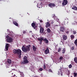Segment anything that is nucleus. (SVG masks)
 <instances>
[{
	"label": "nucleus",
	"instance_id": "nucleus-1",
	"mask_svg": "<svg viewBox=\"0 0 77 77\" xmlns=\"http://www.w3.org/2000/svg\"><path fill=\"white\" fill-rule=\"evenodd\" d=\"M31 47V45H28L26 46V47L24 46H23L22 48L23 51L25 53H27V52H29L30 50V47Z\"/></svg>",
	"mask_w": 77,
	"mask_h": 77
},
{
	"label": "nucleus",
	"instance_id": "nucleus-2",
	"mask_svg": "<svg viewBox=\"0 0 77 77\" xmlns=\"http://www.w3.org/2000/svg\"><path fill=\"white\" fill-rule=\"evenodd\" d=\"M13 53L14 54H18V55H21V51L20 49L16 50L14 49L13 51Z\"/></svg>",
	"mask_w": 77,
	"mask_h": 77
},
{
	"label": "nucleus",
	"instance_id": "nucleus-3",
	"mask_svg": "<svg viewBox=\"0 0 77 77\" xmlns=\"http://www.w3.org/2000/svg\"><path fill=\"white\" fill-rule=\"evenodd\" d=\"M29 61L27 60V57L26 56H24L23 58V62H21L22 64H25V63H28Z\"/></svg>",
	"mask_w": 77,
	"mask_h": 77
},
{
	"label": "nucleus",
	"instance_id": "nucleus-4",
	"mask_svg": "<svg viewBox=\"0 0 77 77\" xmlns=\"http://www.w3.org/2000/svg\"><path fill=\"white\" fill-rule=\"evenodd\" d=\"M7 38V41L8 42H9V43H11L13 41L12 39V38L11 37H10L9 35L6 36Z\"/></svg>",
	"mask_w": 77,
	"mask_h": 77
},
{
	"label": "nucleus",
	"instance_id": "nucleus-5",
	"mask_svg": "<svg viewBox=\"0 0 77 77\" xmlns=\"http://www.w3.org/2000/svg\"><path fill=\"white\" fill-rule=\"evenodd\" d=\"M48 6L51 8H53V7L56 6V5L54 3H50L48 4Z\"/></svg>",
	"mask_w": 77,
	"mask_h": 77
},
{
	"label": "nucleus",
	"instance_id": "nucleus-6",
	"mask_svg": "<svg viewBox=\"0 0 77 77\" xmlns=\"http://www.w3.org/2000/svg\"><path fill=\"white\" fill-rule=\"evenodd\" d=\"M38 40L39 41V44L40 45L42 44V41H44V38H38Z\"/></svg>",
	"mask_w": 77,
	"mask_h": 77
},
{
	"label": "nucleus",
	"instance_id": "nucleus-7",
	"mask_svg": "<svg viewBox=\"0 0 77 77\" xmlns=\"http://www.w3.org/2000/svg\"><path fill=\"white\" fill-rule=\"evenodd\" d=\"M68 1L67 0H64L63 1V2L62 3V5H66L68 4Z\"/></svg>",
	"mask_w": 77,
	"mask_h": 77
},
{
	"label": "nucleus",
	"instance_id": "nucleus-8",
	"mask_svg": "<svg viewBox=\"0 0 77 77\" xmlns=\"http://www.w3.org/2000/svg\"><path fill=\"white\" fill-rule=\"evenodd\" d=\"M45 27L46 28H48V27L50 26V24L49 23V22H48L45 23Z\"/></svg>",
	"mask_w": 77,
	"mask_h": 77
},
{
	"label": "nucleus",
	"instance_id": "nucleus-9",
	"mask_svg": "<svg viewBox=\"0 0 77 77\" xmlns=\"http://www.w3.org/2000/svg\"><path fill=\"white\" fill-rule=\"evenodd\" d=\"M9 47V44L8 43H7L5 45V49H6V51L8 50Z\"/></svg>",
	"mask_w": 77,
	"mask_h": 77
},
{
	"label": "nucleus",
	"instance_id": "nucleus-10",
	"mask_svg": "<svg viewBox=\"0 0 77 77\" xmlns=\"http://www.w3.org/2000/svg\"><path fill=\"white\" fill-rule=\"evenodd\" d=\"M44 30L43 27H41L40 30V33H42L44 32Z\"/></svg>",
	"mask_w": 77,
	"mask_h": 77
},
{
	"label": "nucleus",
	"instance_id": "nucleus-11",
	"mask_svg": "<svg viewBox=\"0 0 77 77\" xmlns=\"http://www.w3.org/2000/svg\"><path fill=\"white\" fill-rule=\"evenodd\" d=\"M69 20L67 18L64 21V24H68V23Z\"/></svg>",
	"mask_w": 77,
	"mask_h": 77
},
{
	"label": "nucleus",
	"instance_id": "nucleus-12",
	"mask_svg": "<svg viewBox=\"0 0 77 77\" xmlns=\"http://www.w3.org/2000/svg\"><path fill=\"white\" fill-rule=\"evenodd\" d=\"M64 30H65V28H64V27L61 26L60 27V31L61 32H63Z\"/></svg>",
	"mask_w": 77,
	"mask_h": 77
},
{
	"label": "nucleus",
	"instance_id": "nucleus-13",
	"mask_svg": "<svg viewBox=\"0 0 77 77\" xmlns=\"http://www.w3.org/2000/svg\"><path fill=\"white\" fill-rule=\"evenodd\" d=\"M13 23L14 24L15 26H18V23L16 21H13Z\"/></svg>",
	"mask_w": 77,
	"mask_h": 77
},
{
	"label": "nucleus",
	"instance_id": "nucleus-14",
	"mask_svg": "<svg viewBox=\"0 0 77 77\" xmlns=\"http://www.w3.org/2000/svg\"><path fill=\"white\" fill-rule=\"evenodd\" d=\"M45 53L46 54L49 53V50L48 49H47L45 51Z\"/></svg>",
	"mask_w": 77,
	"mask_h": 77
},
{
	"label": "nucleus",
	"instance_id": "nucleus-15",
	"mask_svg": "<svg viewBox=\"0 0 77 77\" xmlns=\"http://www.w3.org/2000/svg\"><path fill=\"white\" fill-rule=\"evenodd\" d=\"M43 41H45V44H48V40L47 39V38H45L44 39V40H43Z\"/></svg>",
	"mask_w": 77,
	"mask_h": 77
},
{
	"label": "nucleus",
	"instance_id": "nucleus-16",
	"mask_svg": "<svg viewBox=\"0 0 77 77\" xmlns=\"http://www.w3.org/2000/svg\"><path fill=\"white\" fill-rule=\"evenodd\" d=\"M19 72L20 73L21 77H24V73H23V72H21L20 71H19Z\"/></svg>",
	"mask_w": 77,
	"mask_h": 77
},
{
	"label": "nucleus",
	"instance_id": "nucleus-17",
	"mask_svg": "<svg viewBox=\"0 0 77 77\" xmlns=\"http://www.w3.org/2000/svg\"><path fill=\"white\" fill-rule=\"evenodd\" d=\"M63 39L64 40H66V39H67V36L66 35H63Z\"/></svg>",
	"mask_w": 77,
	"mask_h": 77
},
{
	"label": "nucleus",
	"instance_id": "nucleus-18",
	"mask_svg": "<svg viewBox=\"0 0 77 77\" xmlns=\"http://www.w3.org/2000/svg\"><path fill=\"white\" fill-rule=\"evenodd\" d=\"M7 63H9V64L11 63V60L8 59L7 60Z\"/></svg>",
	"mask_w": 77,
	"mask_h": 77
},
{
	"label": "nucleus",
	"instance_id": "nucleus-19",
	"mask_svg": "<svg viewBox=\"0 0 77 77\" xmlns=\"http://www.w3.org/2000/svg\"><path fill=\"white\" fill-rule=\"evenodd\" d=\"M72 9H74L75 11H77V8L75 6H74L72 8Z\"/></svg>",
	"mask_w": 77,
	"mask_h": 77
},
{
	"label": "nucleus",
	"instance_id": "nucleus-20",
	"mask_svg": "<svg viewBox=\"0 0 77 77\" xmlns=\"http://www.w3.org/2000/svg\"><path fill=\"white\" fill-rule=\"evenodd\" d=\"M75 37V36L74 35H70V38L71 40H72L73 39H74Z\"/></svg>",
	"mask_w": 77,
	"mask_h": 77
},
{
	"label": "nucleus",
	"instance_id": "nucleus-21",
	"mask_svg": "<svg viewBox=\"0 0 77 77\" xmlns=\"http://www.w3.org/2000/svg\"><path fill=\"white\" fill-rule=\"evenodd\" d=\"M31 25L32 27H34L35 26H36V23H32Z\"/></svg>",
	"mask_w": 77,
	"mask_h": 77
},
{
	"label": "nucleus",
	"instance_id": "nucleus-22",
	"mask_svg": "<svg viewBox=\"0 0 77 77\" xmlns=\"http://www.w3.org/2000/svg\"><path fill=\"white\" fill-rule=\"evenodd\" d=\"M32 48L33 51H36V48L35 47V46H33Z\"/></svg>",
	"mask_w": 77,
	"mask_h": 77
},
{
	"label": "nucleus",
	"instance_id": "nucleus-23",
	"mask_svg": "<svg viewBox=\"0 0 77 77\" xmlns=\"http://www.w3.org/2000/svg\"><path fill=\"white\" fill-rule=\"evenodd\" d=\"M74 61L75 62V63H77V57H75L74 58Z\"/></svg>",
	"mask_w": 77,
	"mask_h": 77
},
{
	"label": "nucleus",
	"instance_id": "nucleus-24",
	"mask_svg": "<svg viewBox=\"0 0 77 77\" xmlns=\"http://www.w3.org/2000/svg\"><path fill=\"white\" fill-rule=\"evenodd\" d=\"M65 51H66L65 48H64L62 50V53L63 54H65Z\"/></svg>",
	"mask_w": 77,
	"mask_h": 77
},
{
	"label": "nucleus",
	"instance_id": "nucleus-25",
	"mask_svg": "<svg viewBox=\"0 0 77 77\" xmlns=\"http://www.w3.org/2000/svg\"><path fill=\"white\" fill-rule=\"evenodd\" d=\"M74 44H75V45H76L77 46V39H76L75 42H74Z\"/></svg>",
	"mask_w": 77,
	"mask_h": 77
},
{
	"label": "nucleus",
	"instance_id": "nucleus-26",
	"mask_svg": "<svg viewBox=\"0 0 77 77\" xmlns=\"http://www.w3.org/2000/svg\"><path fill=\"white\" fill-rule=\"evenodd\" d=\"M73 75H74V77H77V73L74 72L73 73Z\"/></svg>",
	"mask_w": 77,
	"mask_h": 77
},
{
	"label": "nucleus",
	"instance_id": "nucleus-27",
	"mask_svg": "<svg viewBox=\"0 0 77 77\" xmlns=\"http://www.w3.org/2000/svg\"><path fill=\"white\" fill-rule=\"evenodd\" d=\"M47 31L48 33H50L51 31V30H50V28H48L47 29Z\"/></svg>",
	"mask_w": 77,
	"mask_h": 77
},
{
	"label": "nucleus",
	"instance_id": "nucleus-28",
	"mask_svg": "<svg viewBox=\"0 0 77 77\" xmlns=\"http://www.w3.org/2000/svg\"><path fill=\"white\" fill-rule=\"evenodd\" d=\"M43 68L45 69H46V66H45V64H44V65H43Z\"/></svg>",
	"mask_w": 77,
	"mask_h": 77
},
{
	"label": "nucleus",
	"instance_id": "nucleus-29",
	"mask_svg": "<svg viewBox=\"0 0 77 77\" xmlns=\"http://www.w3.org/2000/svg\"><path fill=\"white\" fill-rule=\"evenodd\" d=\"M69 68H72V65L70 64L69 66Z\"/></svg>",
	"mask_w": 77,
	"mask_h": 77
},
{
	"label": "nucleus",
	"instance_id": "nucleus-30",
	"mask_svg": "<svg viewBox=\"0 0 77 77\" xmlns=\"http://www.w3.org/2000/svg\"><path fill=\"white\" fill-rule=\"evenodd\" d=\"M63 57H60V58L59 59H60V60H62V59H63Z\"/></svg>",
	"mask_w": 77,
	"mask_h": 77
},
{
	"label": "nucleus",
	"instance_id": "nucleus-31",
	"mask_svg": "<svg viewBox=\"0 0 77 77\" xmlns=\"http://www.w3.org/2000/svg\"><path fill=\"white\" fill-rule=\"evenodd\" d=\"M67 72H68L67 74H68V75H69V74H70V71H69V70H68Z\"/></svg>",
	"mask_w": 77,
	"mask_h": 77
},
{
	"label": "nucleus",
	"instance_id": "nucleus-32",
	"mask_svg": "<svg viewBox=\"0 0 77 77\" xmlns=\"http://www.w3.org/2000/svg\"><path fill=\"white\" fill-rule=\"evenodd\" d=\"M62 50L61 49V48H59L58 49V52H60V51H61Z\"/></svg>",
	"mask_w": 77,
	"mask_h": 77
},
{
	"label": "nucleus",
	"instance_id": "nucleus-33",
	"mask_svg": "<svg viewBox=\"0 0 77 77\" xmlns=\"http://www.w3.org/2000/svg\"><path fill=\"white\" fill-rule=\"evenodd\" d=\"M72 50H74V46H73L71 48Z\"/></svg>",
	"mask_w": 77,
	"mask_h": 77
},
{
	"label": "nucleus",
	"instance_id": "nucleus-34",
	"mask_svg": "<svg viewBox=\"0 0 77 77\" xmlns=\"http://www.w3.org/2000/svg\"><path fill=\"white\" fill-rule=\"evenodd\" d=\"M43 70V69L42 68H40L39 69V71H42Z\"/></svg>",
	"mask_w": 77,
	"mask_h": 77
},
{
	"label": "nucleus",
	"instance_id": "nucleus-35",
	"mask_svg": "<svg viewBox=\"0 0 77 77\" xmlns=\"http://www.w3.org/2000/svg\"><path fill=\"white\" fill-rule=\"evenodd\" d=\"M49 72H52V73H53V71H52V70L51 69H49Z\"/></svg>",
	"mask_w": 77,
	"mask_h": 77
},
{
	"label": "nucleus",
	"instance_id": "nucleus-36",
	"mask_svg": "<svg viewBox=\"0 0 77 77\" xmlns=\"http://www.w3.org/2000/svg\"><path fill=\"white\" fill-rule=\"evenodd\" d=\"M26 31H23V34H25V33H26Z\"/></svg>",
	"mask_w": 77,
	"mask_h": 77
},
{
	"label": "nucleus",
	"instance_id": "nucleus-37",
	"mask_svg": "<svg viewBox=\"0 0 77 77\" xmlns=\"http://www.w3.org/2000/svg\"><path fill=\"white\" fill-rule=\"evenodd\" d=\"M34 27V29H37V26H35V27Z\"/></svg>",
	"mask_w": 77,
	"mask_h": 77
},
{
	"label": "nucleus",
	"instance_id": "nucleus-38",
	"mask_svg": "<svg viewBox=\"0 0 77 77\" xmlns=\"http://www.w3.org/2000/svg\"><path fill=\"white\" fill-rule=\"evenodd\" d=\"M52 17L54 18V17H55V15H52Z\"/></svg>",
	"mask_w": 77,
	"mask_h": 77
},
{
	"label": "nucleus",
	"instance_id": "nucleus-39",
	"mask_svg": "<svg viewBox=\"0 0 77 77\" xmlns=\"http://www.w3.org/2000/svg\"><path fill=\"white\" fill-rule=\"evenodd\" d=\"M54 20H53L51 22V24H53V23H54Z\"/></svg>",
	"mask_w": 77,
	"mask_h": 77
},
{
	"label": "nucleus",
	"instance_id": "nucleus-40",
	"mask_svg": "<svg viewBox=\"0 0 77 77\" xmlns=\"http://www.w3.org/2000/svg\"><path fill=\"white\" fill-rule=\"evenodd\" d=\"M73 33H74V34H76V31H73Z\"/></svg>",
	"mask_w": 77,
	"mask_h": 77
},
{
	"label": "nucleus",
	"instance_id": "nucleus-41",
	"mask_svg": "<svg viewBox=\"0 0 77 77\" xmlns=\"http://www.w3.org/2000/svg\"><path fill=\"white\" fill-rule=\"evenodd\" d=\"M66 33H69V31L67 30L66 31Z\"/></svg>",
	"mask_w": 77,
	"mask_h": 77
},
{
	"label": "nucleus",
	"instance_id": "nucleus-42",
	"mask_svg": "<svg viewBox=\"0 0 77 77\" xmlns=\"http://www.w3.org/2000/svg\"><path fill=\"white\" fill-rule=\"evenodd\" d=\"M19 56H18V57L19 59H21V55H19Z\"/></svg>",
	"mask_w": 77,
	"mask_h": 77
},
{
	"label": "nucleus",
	"instance_id": "nucleus-43",
	"mask_svg": "<svg viewBox=\"0 0 77 77\" xmlns=\"http://www.w3.org/2000/svg\"><path fill=\"white\" fill-rule=\"evenodd\" d=\"M60 72L58 71V75H60Z\"/></svg>",
	"mask_w": 77,
	"mask_h": 77
},
{
	"label": "nucleus",
	"instance_id": "nucleus-44",
	"mask_svg": "<svg viewBox=\"0 0 77 77\" xmlns=\"http://www.w3.org/2000/svg\"><path fill=\"white\" fill-rule=\"evenodd\" d=\"M60 74H61V76H62V75H63V74H62V72H61Z\"/></svg>",
	"mask_w": 77,
	"mask_h": 77
},
{
	"label": "nucleus",
	"instance_id": "nucleus-45",
	"mask_svg": "<svg viewBox=\"0 0 77 77\" xmlns=\"http://www.w3.org/2000/svg\"><path fill=\"white\" fill-rule=\"evenodd\" d=\"M40 23H42V22H43V21H42V20H40Z\"/></svg>",
	"mask_w": 77,
	"mask_h": 77
},
{
	"label": "nucleus",
	"instance_id": "nucleus-46",
	"mask_svg": "<svg viewBox=\"0 0 77 77\" xmlns=\"http://www.w3.org/2000/svg\"><path fill=\"white\" fill-rule=\"evenodd\" d=\"M2 1H3V2H6V1H5V0H2Z\"/></svg>",
	"mask_w": 77,
	"mask_h": 77
},
{
	"label": "nucleus",
	"instance_id": "nucleus-47",
	"mask_svg": "<svg viewBox=\"0 0 77 77\" xmlns=\"http://www.w3.org/2000/svg\"><path fill=\"white\" fill-rule=\"evenodd\" d=\"M58 26V25H56V26Z\"/></svg>",
	"mask_w": 77,
	"mask_h": 77
},
{
	"label": "nucleus",
	"instance_id": "nucleus-48",
	"mask_svg": "<svg viewBox=\"0 0 77 77\" xmlns=\"http://www.w3.org/2000/svg\"><path fill=\"white\" fill-rule=\"evenodd\" d=\"M2 0H0V1H1Z\"/></svg>",
	"mask_w": 77,
	"mask_h": 77
}]
</instances>
